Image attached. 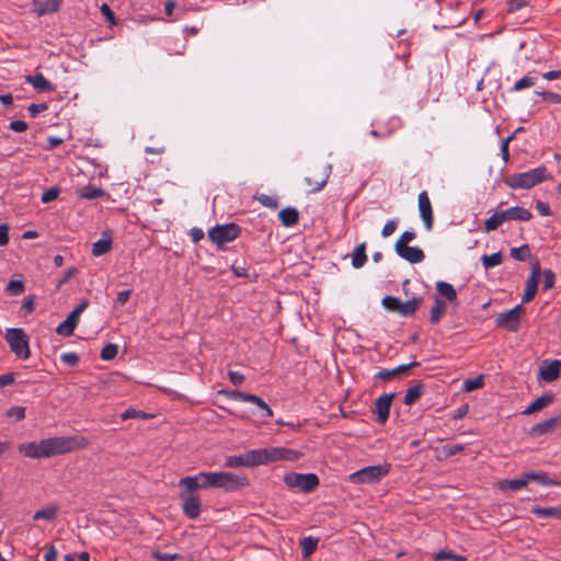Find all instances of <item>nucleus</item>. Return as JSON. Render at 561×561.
<instances>
[{
    "label": "nucleus",
    "mask_w": 561,
    "mask_h": 561,
    "mask_svg": "<svg viewBox=\"0 0 561 561\" xmlns=\"http://www.w3.org/2000/svg\"><path fill=\"white\" fill-rule=\"evenodd\" d=\"M89 446V439L84 436H55L38 442L23 443L18 446L25 457L39 459L84 449Z\"/></svg>",
    "instance_id": "nucleus-1"
},
{
    "label": "nucleus",
    "mask_w": 561,
    "mask_h": 561,
    "mask_svg": "<svg viewBox=\"0 0 561 561\" xmlns=\"http://www.w3.org/2000/svg\"><path fill=\"white\" fill-rule=\"evenodd\" d=\"M549 178L548 169L539 165L526 172L514 173L505 179V184L513 190H529Z\"/></svg>",
    "instance_id": "nucleus-2"
},
{
    "label": "nucleus",
    "mask_w": 561,
    "mask_h": 561,
    "mask_svg": "<svg viewBox=\"0 0 561 561\" xmlns=\"http://www.w3.org/2000/svg\"><path fill=\"white\" fill-rule=\"evenodd\" d=\"M255 467L267 465L278 460L296 461L301 457V453L286 447H266L253 449Z\"/></svg>",
    "instance_id": "nucleus-3"
},
{
    "label": "nucleus",
    "mask_w": 561,
    "mask_h": 561,
    "mask_svg": "<svg viewBox=\"0 0 561 561\" xmlns=\"http://www.w3.org/2000/svg\"><path fill=\"white\" fill-rule=\"evenodd\" d=\"M531 217L533 215L528 209L520 206H514L502 211H495L485 220L484 230L485 232H491L496 230L505 221H528Z\"/></svg>",
    "instance_id": "nucleus-4"
},
{
    "label": "nucleus",
    "mask_w": 561,
    "mask_h": 561,
    "mask_svg": "<svg viewBox=\"0 0 561 561\" xmlns=\"http://www.w3.org/2000/svg\"><path fill=\"white\" fill-rule=\"evenodd\" d=\"M390 463H381L364 467L348 476V481L353 484H374L379 482L390 471Z\"/></svg>",
    "instance_id": "nucleus-5"
},
{
    "label": "nucleus",
    "mask_w": 561,
    "mask_h": 561,
    "mask_svg": "<svg viewBox=\"0 0 561 561\" xmlns=\"http://www.w3.org/2000/svg\"><path fill=\"white\" fill-rule=\"evenodd\" d=\"M4 339L10 346L11 352L21 359H27L31 355L30 337L21 328H9L5 331Z\"/></svg>",
    "instance_id": "nucleus-6"
},
{
    "label": "nucleus",
    "mask_w": 561,
    "mask_h": 561,
    "mask_svg": "<svg viewBox=\"0 0 561 561\" xmlns=\"http://www.w3.org/2000/svg\"><path fill=\"white\" fill-rule=\"evenodd\" d=\"M283 481L289 489H297L305 493L313 491L319 485V477L312 472H288L284 474Z\"/></svg>",
    "instance_id": "nucleus-7"
},
{
    "label": "nucleus",
    "mask_w": 561,
    "mask_h": 561,
    "mask_svg": "<svg viewBox=\"0 0 561 561\" xmlns=\"http://www.w3.org/2000/svg\"><path fill=\"white\" fill-rule=\"evenodd\" d=\"M241 233V228L237 224L216 225L208 230V239L218 247L236 240Z\"/></svg>",
    "instance_id": "nucleus-8"
},
{
    "label": "nucleus",
    "mask_w": 561,
    "mask_h": 561,
    "mask_svg": "<svg viewBox=\"0 0 561 561\" xmlns=\"http://www.w3.org/2000/svg\"><path fill=\"white\" fill-rule=\"evenodd\" d=\"M249 479L228 471L215 472V488L227 492H233L249 485Z\"/></svg>",
    "instance_id": "nucleus-9"
},
{
    "label": "nucleus",
    "mask_w": 561,
    "mask_h": 561,
    "mask_svg": "<svg viewBox=\"0 0 561 561\" xmlns=\"http://www.w3.org/2000/svg\"><path fill=\"white\" fill-rule=\"evenodd\" d=\"M179 488H185L188 492L198 489L215 488V472H199L195 476H186L179 480Z\"/></svg>",
    "instance_id": "nucleus-10"
},
{
    "label": "nucleus",
    "mask_w": 561,
    "mask_h": 561,
    "mask_svg": "<svg viewBox=\"0 0 561 561\" xmlns=\"http://www.w3.org/2000/svg\"><path fill=\"white\" fill-rule=\"evenodd\" d=\"M524 313L525 309L522 304L516 305L514 308L499 313L495 319V323L499 328H503L515 333L520 328V318Z\"/></svg>",
    "instance_id": "nucleus-11"
},
{
    "label": "nucleus",
    "mask_w": 561,
    "mask_h": 561,
    "mask_svg": "<svg viewBox=\"0 0 561 561\" xmlns=\"http://www.w3.org/2000/svg\"><path fill=\"white\" fill-rule=\"evenodd\" d=\"M179 496L182 501L183 514L188 519H197L202 511V503L199 496L193 491L188 492L185 488H180Z\"/></svg>",
    "instance_id": "nucleus-12"
},
{
    "label": "nucleus",
    "mask_w": 561,
    "mask_h": 561,
    "mask_svg": "<svg viewBox=\"0 0 561 561\" xmlns=\"http://www.w3.org/2000/svg\"><path fill=\"white\" fill-rule=\"evenodd\" d=\"M316 171H318V175L316 179H313L312 176L305 178V182L310 187L311 193L320 192L325 186L332 172V164L324 163L321 165H317Z\"/></svg>",
    "instance_id": "nucleus-13"
},
{
    "label": "nucleus",
    "mask_w": 561,
    "mask_h": 561,
    "mask_svg": "<svg viewBox=\"0 0 561 561\" xmlns=\"http://www.w3.org/2000/svg\"><path fill=\"white\" fill-rule=\"evenodd\" d=\"M394 252L399 257L409 262L410 264H417L424 261L425 254L424 251L419 247H410L403 245H394Z\"/></svg>",
    "instance_id": "nucleus-14"
},
{
    "label": "nucleus",
    "mask_w": 561,
    "mask_h": 561,
    "mask_svg": "<svg viewBox=\"0 0 561 561\" xmlns=\"http://www.w3.org/2000/svg\"><path fill=\"white\" fill-rule=\"evenodd\" d=\"M419 211L427 231L433 228V209L426 191L419 194Z\"/></svg>",
    "instance_id": "nucleus-15"
},
{
    "label": "nucleus",
    "mask_w": 561,
    "mask_h": 561,
    "mask_svg": "<svg viewBox=\"0 0 561 561\" xmlns=\"http://www.w3.org/2000/svg\"><path fill=\"white\" fill-rule=\"evenodd\" d=\"M540 277V265L536 261L531 266V274L527 280L526 288L522 298V304L529 302L534 299L538 290V282Z\"/></svg>",
    "instance_id": "nucleus-16"
},
{
    "label": "nucleus",
    "mask_w": 561,
    "mask_h": 561,
    "mask_svg": "<svg viewBox=\"0 0 561 561\" xmlns=\"http://www.w3.org/2000/svg\"><path fill=\"white\" fill-rule=\"evenodd\" d=\"M394 393H383L376 399L375 410L377 413V422L379 424H385L389 419L390 408L392 400L394 398Z\"/></svg>",
    "instance_id": "nucleus-17"
},
{
    "label": "nucleus",
    "mask_w": 561,
    "mask_h": 561,
    "mask_svg": "<svg viewBox=\"0 0 561 561\" xmlns=\"http://www.w3.org/2000/svg\"><path fill=\"white\" fill-rule=\"evenodd\" d=\"M227 468L255 467L253 449L247 450L240 455L229 456L225 460Z\"/></svg>",
    "instance_id": "nucleus-18"
},
{
    "label": "nucleus",
    "mask_w": 561,
    "mask_h": 561,
    "mask_svg": "<svg viewBox=\"0 0 561 561\" xmlns=\"http://www.w3.org/2000/svg\"><path fill=\"white\" fill-rule=\"evenodd\" d=\"M561 370V360H545L539 367V378L546 382L554 381Z\"/></svg>",
    "instance_id": "nucleus-19"
},
{
    "label": "nucleus",
    "mask_w": 561,
    "mask_h": 561,
    "mask_svg": "<svg viewBox=\"0 0 561 561\" xmlns=\"http://www.w3.org/2000/svg\"><path fill=\"white\" fill-rule=\"evenodd\" d=\"M526 478L528 483L529 482H536L538 484H541L543 486H558L561 484L560 481L550 478L547 472L545 471H526Z\"/></svg>",
    "instance_id": "nucleus-20"
},
{
    "label": "nucleus",
    "mask_w": 561,
    "mask_h": 561,
    "mask_svg": "<svg viewBox=\"0 0 561 561\" xmlns=\"http://www.w3.org/2000/svg\"><path fill=\"white\" fill-rule=\"evenodd\" d=\"M528 484L526 473L523 472L518 478L515 479H503L497 482V488L501 491H518Z\"/></svg>",
    "instance_id": "nucleus-21"
},
{
    "label": "nucleus",
    "mask_w": 561,
    "mask_h": 561,
    "mask_svg": "<svg viewBox=\"0 0 561 561\" xmlns=\"http://www.w3.org/2000/svg\"><path fill=\"white\" fill-rule=\"evenodd\" d=\"M558 420H559L558 416H553V417H550L548 420H545L540 423L533 425L529 430V435L531 437H538V436H542L545 434L553 432V430L558 423Z\"/></svg>",
    "instance_id": "nucleus-22"
},
{
    "label": "nucleus",
    "mask_w": 561,
    "mask_h": 561,
    "mask_svg": "<svg viewBox=\"0 0 561 561\" xmlns=\"http://www.w3.org/2000/svg\"><path fill=\"white\" fill-rule=\"evenodd\" d=\"M80 317L76 316L72 311L68 314V317L58 324L56 332L61 336H70L73 334V331L79 322Z\"/></svg>",
    "instance_id": "nucleus-23"
},
{
    "label": "nucleus",
    "mask_w": 561,
    "mask_h": 561,
    "mask_svg": "<svg viewBox=\"0 0 561 561\" xmlns=\"http://www.w3.org/2000/svg\"><path fill=\"white\" fill-rule=\"evenodd\" d=\"M112 237L107 231L102 233V238L92 244V255L101 256L107 253L112 248Z\"/></svg>",
    "instance_id": "nucleus-24"
},
{
    "label": "nucleus",
    "mask_w": 561,
    "mask_h": 561,
    "mask_svg": "<svg viewBox=\"0 0 561 561\" xmlns=\"http://www.w3.org/2000/svg\"><path fill=\"white\" fill-rule=\"evenodd\" d=\"M26 82L31 83L38 92H47L53 90L51 83L44 77L43 73L38 72L34 76H27Z\"/></svg>",
    "instance_id": "nucleus-25"
},
{
    "label": "nucleus",
    "mask_w": 561,
    "mask_h": 561,
    "mask_svg": "<svg viewBox=\"0 0 561 561\" xmlns=\"http://www.w3.org/2000/svg\"><path fill=\"white\" fill-rule=\"evenodd\" d=\"M552 394H542L541 397L534 400L522 413L524 415L533 414L548 407L550 403H552Z\"/></svg>",
    "instance_id": "nucleus-26"
},
{
    "label": "nucleus",
    "mask_w": 561,
    "mask_h": 561,
    "mask_svg": "<svg viewBox=\"0 0 561 561\" xmlns=\"http://www.w3.org/2000/svg\"><path fill=\"white\" fill-rule=\"evenodd\" d=\"M279 220L285 227H293L299 220V213L295 207H286L279 211Z\"/></svg>",
    "instance_id": "nucleus-27"
},
{
    "label": "nucleus",
    "mask_w": 561,
    "mask_h": 561,
    "mask_svg": "<svg viewBox=\"0 0 561 561\" xmlns=\"http://www.w3.org/2000/svg\"><path fill=\"white\" fill-rule=\"evenodd\" d=\"M530 512L535 514L539 518H558L561 519V508L557 506L551 507H541V506H533Z\"/></svg>",
    "instance_id": "nucleus-28"
},
{
    "label": "nucleus",
    "mask_w": 561,
    "mask_h": 561,
    "mask_svg": "<svg viewBox=\"0 0 561 561\" xmlns=\"http://www.w3.org/2000/svg\"><path fill=\"white\" fill-rule=\"evenodd\" d=\"M421 304H422L421 297H413L412 299L404 301V302H402L400 300V306H399L398 312L402 317H411L416 312V310Z\"/></svg>",
    "instance_id": "nucleus-29"
},
{
    "label": "nucleus",
    "mask_w": 561,
    "mask_h": 561,
    "mask_svg": "<svg viewBox=\"0 0 561 561\" xmlns=\"http://www.w3.org/2000/svg\"><path fill=\"white\" fill-rule=\"evenodd\" d=\"M367 262L366 242L359 243L352 253V266L354 268L363 267Z\"/></svg>",
    "instance_id": "nucleus-30"
},
{
    "label": "nucleus",
    "mask_w": 561,
    "mask_h": 561,
    "mask_svg": "<svg viewBox=\"0 0 561 561\" xmlns=\"http://www.w3.org/2000/svg\"><path fill=\"white\" fill-rule=\"evenodd\" d=\"M35 5V12L38 16H42L58 11L60 2L59 0H45L37 2Z\"/></svg>",
    "instance_id": "nucleus-31"
},
{
    "label": "nucleus",
    "mask_w": 561,
    "mask_h": 561,
    "mask_svg": "<svg viewBox=\"0 0 561 561\" xmlns=\"http://www.w3.org/2000/svg\"><path fill=\"white\" fill-rule=\"evenodd\" d=\"M423 392V383L421 381H415L413 386H411L404 396L403 402L405 405H412L420 399Z\"/></svg>",
    "instance_id": "nucleus-32"
},
{
    "label": "nucleus",
    "mask_w": 561,
    "mask_h": 561,
    "mask_svg": "<svg viewBox=\"0 0 561 561\" xmlns=\"http://www.w3.org/2000/svg\"><path fill=\"white\" fill-rule=\"evenodd\" d=\"M58 511H59V508L57 505H54V504L48 505L42 510L36 511L33 515V519H35V520L44 519L47 522H51L56 518Z\"/></svg>",
    "instance_id": "nucleus-33"
},
{
    "label": "nucleus",
    "mask_w": 561,
    "mask_h": 561,
    "mask_svg": "<svg viewBox=\"0 0 561 561\" xmlns=\"http://www.w3.org/2000/svg\"><path fill=\"white\" fill-rule=\"evenodd\" d=\"M436 289L438 294L445 297L448 301L455 302L457 300V293L451 284L439 280L436 283Z\"/></svg>",
    "instance_id": "nucleus-34"
},
{
    "label": "nucleus",
    "mask_w": 561,
    "mask_h": 561,
    "mask_svg": "<svg viewBox=\"0 0 561 561\" xmlns=\"http://www.w3.org/2000/svg\"><path fill=\"white\" fill-rule=\"evenodd\" d=\"M445 312H446L445 301L439 298H435L434 306L432 307L431 312H430V321L432 323H438Z\"/></svg>",
    "instance_id": "nucleus-35"
},
{
    "label": "nucleus",
    "mask_w": 561,
    "mask_h": 561,
    "mask_svg": "<svg viewBox=\"0 0 561 561\" xmlns=\"http://www.w3.org/2000/svg\"><path fill=\"white\" fill-rule=\"evenodd\" d=\"M318 541L319 540L317 538H313L311 536L304 537L300 540L301 552L305 558L311 556L316 551Z\"/></svg>",
    "instance_id": "nucleus-36"
},
{
    "label": "nucleus",
    "mask_w": 561,
    "mask_h": 561,
    "mask_svg": "<svg viewBox=\"0 0 561 561\" xmlns=\"http://www.w3.org/2000/svg\"><path fill=\"white\" fill-rule=\"evenodd\" d=\"M511 256L519 262H525L531 256V252L528 244H523L518 248H512L510 251Z\"/></svg>",
    "instance_id": "nucleus-37"
},
{
    "label": "nucleus",
    "mask_w": 561,
    "mask_h": 561,
    "mask_svg": "<svg viewBox=\"0 0 561 561\" xmlns=\"http://www.w3.org/2000/svg\"><path fill=\"white\" fill-rule=\"evenodd\" d=\"M250 403H253L255 404L259 409H261L263 411V414L262 416L265 417V419H270L273 416V411L272 409L270 408V405L263 400L261 399L260 397L255 396V394H251L250 393V397H249V401Z\"/></svg>",
    "instance_id": "nucleus-38"
},
{
    "label": "nucleus",
    "mask_w": 561,
    "mask_h": 561,
    "mask_svg": "<svg viewBox=\"0 0 561 561\" xmlns=\"http://www.w3.org/2000/svg\"><path fill=\"white\" fill-rule=\"evenodd\" d=\"M502 253L501 252H495L493 254H484L482 255L481 257V262H482V265L485 270H490V268H493L497 265H500L502 263Z\"/></svg>",
    "instance_id": "nucleus-39"
},
{
    "label": "nucleus",
    "mask_w": 561,
    "mask_h": 561,
    "mask_svg": "<svg viewBox=\"0 0 561 561\" xmlns=\"http://www.w3.org/2000/svg\"><path fill=\"white\" fill-rule=\"evenodd\" d=\"M537 83V78L530 75H527L515 82L512 88V91L519 92L522 90L534 87Z\"/></svg>",
    "instance_id": "nucleus-40"
},
{
    "label": "nucleus",
    "mask_w": 561,
    "mask_h": 561,
    "mask_svg": "<svg viewBox=\"0 0 561 561\" xmlns=\"http://www.w3.org/2000/svg\"><path fill=\"white\" fill-rule=\"evenodd\" d=\"M104 194L101 187L88 185L81 190L80 197L91 201L102 197Z\"/></svg>",
    "instance_id": "nucleus-41"
},
{
    "label": "nucleus",
    "mask_w": 561,
    "mask_h": 561,
    "mask_svg": "<svg viewBox=\"0 0 561 561\" xmlns=\"http://www.w3.org/2000/svg\"><path fill=\"white\" fill-rule=\"evenodd\" d=\"M117 353L118 346L116 344L108 343L104 345L103 348L101 350L100 357L103 360H112L113 358L116 357Z\"/></svg>",
    "instance_id": "nucleus-42"
},
{
    "label": "nucleus",
    "mask_w": 561,
    "mask_h": 561,
    "mask_svg": "<svg viewBox=\"0 0 561 561\" xmlns=\"http://www.w3.org/2000/svg\"><path fill=\"white\" fill-rule=\"evenodd\" d=\"M5 290L10 296H19L24 291V284L20 279H12L8 283Z\"/></svg>",
    "instance_id": "nucleus-43"
},
{
    "label": "nucleus",
    "mask_w": 561,
    "mask_h": 561,
    "mask_svg": "<svg viewBox=\"0 0 561 561\" xmlns=\"http://www.w3.org/2000/svg\"><path fill=\"white\" fill-rule=\"evenodd\" d=\"M483 386V377L478 376L476 378L466 379L462 383V389L467 392L479 389Z\"/></svg>",
    "instance_id": "nucleus-44"
},
{
    "label": "nucleus",
    "mask_w": 561,
    "mask_h": 561,
    "mask_svg": "<svg viewBox=\"0 0 561 561\" xmlns=\"http://www.w3.org/2000/svg\"><path fill=\"white\" fill-rule=\"evenodd\" d=\"M220 393L226 396L228 399L240 400L243 402H248L250 397V393H245L239 390H221Z\"/></svg>",
    "instance_id": "nucleus-45"
},
{
    "label": "nucleus",
    "mask_w": 561,
    "mask_h": 561,
    "mask_svg": "<svg viewBox=\"0 0 561 561\" xmlns=\"http://www.w3.org/2000/svg\"><path fill=\"white\" fill-rule=\"evenodd\" d=\"M451 560V561H466V557L461 554H456L450 551L442 550L435 556V561H442V560Z\"/></svg>",
    "instance_id": "nucleus-46"
},
{
    "label": "nucleus",
    "mask_w": 561,
    "mask_h": 561,
    "mask_svg": "<svg viewBox=\"0 0 561 561\" xmlns=\"http://www.w3.org/2000/svg\"><path fill=\"white\" fill-rule=\"evenodd\" d=\"M542 277H543V280H542V288H543V290L551 289L554 286V283H556L554 273L551 270H549V268L543 270Z\"/></svg>",
    "instance_id": "nucleus-47"
},
{
    "label": "nucleus",
    "mask_w": 561,
    "mask_h": 561,
    "mask_svg": "<svg viewBox=\"0 0 561 561\" xmlns=\"http://www.w3.org/2000/svg\"><path fill=\"white\" fill-rule=\"evenodd\" d=\"M398 225H399V219H398V218L389 219V220L385 224V226H383V228H382V230H381V236H382V238H388V237H390V236L396 231V229H397Z\"/></svg>",
    "instance_id": "nucleus-48"
},
{
    "label": "nucleus",
    "mask_w": 561,
    "mask_h": 561,
    "mask_svg": "<svg viewBox=\"0 0 561 561\" xmlns=\"http://www.w3.org/2000/svg\"><path fill=\"white\" fill-rule=\"evenodd\" d=\"M382 306L390 310V311H399L400 306V299L392 297V296H386L381 300Z\"/></svg>",
    "instance_id": "nucleus-49"
},
{
    "label": "nucleus",
    "mask_w": 561,
    "mask_h": 561,
    "mask_svg": "<svg viewBox=\"0 0 561 561\" xmlns=\"http://www.w3.org/2000/svg\"><path fill=\"white\" fill-rule=\"evenodd\" d=\"M256 199L265 207L267 208H271V209H275L278 207V202L275 197L273 196H270V195H266V194H261L256 197Z\"/></svg>",
    "instance_id": "nucleus-50"
},
{
    "label": "nucleus",
    "mask_w": 561,
    "mask_h": 561,
    "mask_svg": "<svg viewBox=\"0 0 561 561\" xmlns=\"http://www.w3.org/2000/svg\"><path fill=\"white\" fill-rule=\"evenodd\" d=\"M152 557L156 561H175L181 558L178 553H169L161 551H153Z\"/></svg>",
    "instance_id": "nucleus-51"
},
{
    "label": "nucleus",
    "mask_w": 561,
    "mask_h": 561,
    "mask_svg": "<svg viewBox=\"0 0 561 561\" xmlns=\"http://www.w3.org/2000/svg\"><path fill=\"white\" fill-rule=\"evenodd\" d=\"M59 193L60 190L54 186L42 194L41 202L44 204L50 203L58 197Z\"/></svg>",
    "instance_id": "nucleus-52"
},
{
    "label": "nucleus",
    "mask_w": 561,
    "mask_h": 561,
    "mask_svg": "<svg viewBox=\"0 0 561 561\" xmlns=\"http://www.w3.org/2000/svg\"><path fill=\"white\" fill-rule=\"evenodd\" d=\"M60 359L68 366H76L79 363V356L75 352L62 353Z\"/></svg>",
    "instance_id": "nucleus-53"
},
{
    "label": "nucleus",
    "mask_w": 561,
    "mask_h": 561,
    "mask_svg": "<svg viewBox=\"0 0 561 561\" xmlns=\"http://www.w3.org/2000/svg\"><path fill=\"white\" fill-rule=\"evenodd\" d=\"M101 13L111 26L116 25L115 14L106 3L101 5Z\"/></svg>",
    "instance_id": "nucleus-54"
},
{
    "label": "nucleus",
    "mask_w": 561,
    "mask_h": 561,
    "mask_svg": "<svg viewBox=\"0 0 561 561\" xmlns=\"http://www.w3.org/2000/svg\"><path fill=\"white\" fill-rule=\"evenodd\" d=\"M416 238V233L414 230H405L400 238L397 240L394 245H408L409 242L413 241Z\"/></svg>",
    "instance_id": "nucleus-55"
},
{
    "label": "nucleus",
    "mask_w": 561,
    "mask_h": 561,
    "mask_svg": "<svg viewBox=\"0 0 561 561\" xmlns=\"http://www.w3.org/2000/svg\"><path fill=\"white\" fill-rule=\"evenodd\" d=\"M536 94L540 95L543 100L550 101L556 104H561V95L549 91H536Z\"/></svg>",
    "instance_id": "nucleus-56"
},
{
    "label": "nucleus",
    "mask_w": 561,
    "mask_h": 561,
    "mask_svg": "<svg viewBox=\"0 0 561 561\" xmlns=\"http://www.w3.org/2000/svg\"><path fill=\"white\" fill-rule=\"evenodd\" d=\"M7 416L14 417L18 421L23 420L25 417V408L24 407H11L7 411Z\"/></svg>",
    "instance_id": "nucleus-57"
},
{
    "label": "nucleus",
    "mask_w": 561,
    "mask_h": 561,
    "mask_svg": "<svg viewBox=\"0 0 561 561\" xmlns=\"http://www.w3.org/2000/svg\"><path fill=\"white\" fill-rule=\"evenodd\" d=\"M121 417H122V420H129V419H137V417L145 419L146 414L144 412H141V411L136 410V409H126L121 414Z\"/></svg>",
    "instance_id": "nucleus-58"
},
{
    "label": "nucleus",
    "mask_w": 561,
    "mask_h": 561,
    "mask_svg": "<svg viewBox=\"0 0 561 561\" xmlns=\"http://www.w3.org/2000/svg\"><path fill=\"white\" fill-rule=\"evenodd\" d=\"M417 366H420V363L415 362V360H413V362H411L409 364L399 365V366L393 368L394 376L404 374V373L409 371L411 368H414V367H417Z\"/></svg>",
    "instance_id": "nucleus-59"
},
{
    "label": "nucleus",
    "mask_w": 561,
    "mask_h": 561,
    "mask_svg": "<svg viewBox=\"0 0 561 561\" xmlns=\"http://www.w3.org/2000/svg\"><path fill=\"white\" fill-rule=\"evenodd\" d=\"M463 450V446L460 444H449L444 446V453L446 456H455Z\"/></svg>",
    "instance_id": "nucleus-60"
},
{
    "label": "nucleus",
    "mask_w": 561,
    "mask_h": 561,
    "mask_svg": "<svg viewBox=\"0 0 561 561\" xmlns=\"http://www.w3.org/2000/svg\"><path fill=\"white\" fill-rule=\"evenodd\" d=\"M90 556L88 552L82 551L79 553H69L65 556V561H89Z\"/></svg>",
    "instance_id": "nucleus-61"
},
{
    "label": "nucleus",
    "mask_w": 561,
    "mask_h": 561,
    "mask_svg": "<svg viewBox=\"0 0 561 561\" xmlns=\"http://www.w3.org/2000/svg\"><path fill=\"white\" fill-rule=\"evenodd\" d=\"M46 110H47V105L45 103H38V104L33 103L27 107L28 114L32 117H36L39 113H42Z\"/></svg>",
    "instance_id": "nucleus-62"
},
{
    "label": "nucleus",
    "mask_w": 561,
    "mask_h": 561,
    "mask_svg": "<svg viewBox=\"0 0 561 561\" xmlns=\"http://www.w3.org/2000/svg\"><path fill=\"white\" fill-rule=\"evenodd\" d=\"M78 272V270L76 267H70L68 268L64 276L58 280L57 283V289H59L61 286H64L66 283H68L70 280V278L76 275Z\"/></svg>",
    "instance_id": "nucleus-63"
},
{
    "label": "nucleus",
    "mask_w": 561,
    "mask_h": 561,
    "mask_svg": "<svg viewBox=\"0 0 561 561\" xmlns=\"http://www.w3.org/2000/svg\"><path fill=\"white\" fill-rule=\"evenodd\" d=\"M228 377L231 383H233L234 386H240L244 381V376L236 370H229Z\"/></svg>",
    "instance_id": "nucleus-64"
}]
</instances>
